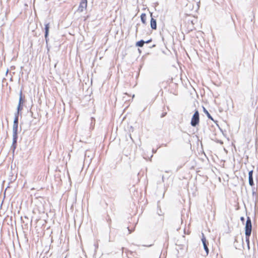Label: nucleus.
I'll return each mask as SVG.
<instances>
[{"label": "nucleus", "mask_w": 258, "mask_h": 258, "mask_svg": "<svg viewBox=\"0 0 258 258\" xmlns=\"http://www.w3.org/2000/svg\"><path fill=\"white\" fill-rule=\"evenodd\" d=\"M252 224L250 218L248 217L246 221L245 226V240L248 247H249V237L251 233Z\"/></svg>", "instance_id": "nucleus-1"}, {"label": "nucleus", "mask_w": 258, "mask_h": 258, "mask_svg": "<svg viewBox=\"0 0 258 258\" xmlns=\"http://www.w3.org/2000/svg\"><path fill=\"white\" fill-rule=\"evenodd\" d=\"M18 116H17L14 121L13 126V145H15L17 143V138H18Z\"/></svg>", "instance_id": "nucleus-2"}, {"label": "nucleus", "mask_w": 258, "mask_h": 258, "mask_svg": "<svg viewBox=\"0 0 258 258\" xmlns=\"http://www.w3.org/2000/svg\"><path fill=\"white\" fill-rule=\"evenodd\" d=\"M200 121L199 118V113L198 110H196L195 112L194 115L191 118V124L193 126H196L199 123Z\"/></svg>", "instance_id": "nucleus-3"}, {"label": "nucleus", "mask_w": 258, "mask_h": 258, "mask_svg": "<svg viewBox=\"0 0 258 258\" xmlns=\"http://www.w3.org/2000/svg\"><path fill=\"white\" fill-rule=\"evenodd\" d=\"M87 0H81L79 6L78 8L77 11L78 12H82L87 9Z\"/></svg>", "instance_id": "nucleus-4"}, {"label": "nucleus", "mask_w": 258, "mask_h": 258, "mask_svg": "<svg viewBox=\"0 0 258 258\" xmlns=\"http://www.w3.org/2000/svg\"><path fill=\"white\" fill-rule=\"evenodd\" d=\"M186 24L187 26V28L188 29V31H192L195 28H194V20H191L189 19L187 21H185Z\"/></svg>", "instance_id": "nucleus-5"}, {"label": "nucleus", "mask_w": 258, "mask_h": 258, "mask_svg": "<svg viewBox=\"0 0 258 258\" xmlns=\"http://www.w3.org/2000/svg\"><path fill=\"white\" fill-rule=\"evenodd\" d=\"M202 241L204 245V249L205 250L207 254L209 253V248L208 247V242L207 241L206 237L204 233H202Z\"/></svg>", "instance_id": "nucleus-6"}, {"label": "nucleus", "mask_w": 258, "mask_h": 258, "mask_svg": "<svg viewBox=\"0 0 258 258\" xmlns=\"http://www.w3.org/2000/svg\"><path fill=\"white\" fill-rule=\"evenodd\" d=\"M151 20H150V26L153 30H156L157 29V22L156 20L152 17V13H151Z\"/></svg>", "instance_id": "nucleus-7"}, {"label": "nucleus", "mask_w": 258, "mask_h": 258, "mask_svg": "<svg viewBox=\"0 0 258 258\" xmlns=\"http://www.w3.org/2000/svg\"><path fill=\"white\" fill-rule=\"evenodd\" d=\"M136 225V223L135 222H134L133 223H131V224L127 227V228L128 231V234H131L132 232L134 231V230H135Z\"/></svg>", "instance_id": "nucleus-8"}, {"label": "nucleus", "mask_w": 258, "mask_h": 258, "mask_svg": "<svg viewBox=\"0 0 258 258\" xmlns=\"http://www.w3.org/2000/svg\"><path fill=\"white\" fill-rule=\"evenodd\" d=\"M252 174H253V171L251 170L248 173V179H249V183L251 186L253 185V181L252 178Z\"/></svg>", "instance_id": "nucleus-9"}, {"label": "nucleus", "mask_w": 258, "mask_h": 258, "mask_svg": "<svg viewBox=\"0 0 258 258\" xmlns=\"http://www.w3.org/2000/svg\"><path fill=\"white\" fill-rule=\"evenodd\" d=\"M141 20L143 24H144V25L147 24V16L145 13H142L141 14Z\"/></svg>", "instance_id": "nucleus-10"}, {"label": "nucleus", "mask_w": 258, "mask_h": 258, "mask_svg": "<svg viewBox=\"0 0 258 258\" xmlns=\"http://www.w3.org/2000/svg\"><path fill=\"white\" fill-rule=\"evenodd\" d=\"M49 24H46L45 25V37L46 39L49 32Z\"/></svg>", "instance_id": "nucleus-11"}, {"label": "nucleus", "mask_w": 258, "mask_h": 258, "mask_svg": "<svg viewBox=\"0 0 258 258\" xmlns=\"http://www.w3.org/2000/svg\"><path fill=\"white\" fill-rule=\"evenodd\" d=\"M145 43V42L142 40H140L136 43V46L142 47L144 46V44Z\"/></svg>", "instance_id": "nucleus-12"}, {"label": "nucleus", "mask_w": 258, "mask_h": 258, "mask_svg": "<svg viewBox=\"0 0 258 258\" xmlns=\"http://www.w3.org/2000/svg\"><path fill=\"white\" fill-rule=\"evenodd\" d=\"M23 99L22 98V92H21L20 93V99H19V104L20 105H21L23 103Z\"/></svg>", "instance_id": "nucleus-13"}, {"label": "nucleus", "mask_w": 258, "mask_h": 258, "mask_svg": "<svg viewBox=\"0 0 258 258\" xmlns=\"http://www.w3.org/2000/svg\"><path fill=\"white\" fill-rule=\"evenodd\" d=\"M133 253H134L135 255H137V253H136V252H133V251H127V255L128 257L131 258V257H130V256H131V255H132Z\"/></svg>", "instance_id": "nucleus-14"}, {"label": "nucleus", "mask_w": 258, "mask_h": 258, "mask_svg": "<svg viewBox=\"0 0 258 258\" xmlns=\"http://www.w3.org/2000/svg\"><path fill=\"white\" fill-rule=\"evenodd\" d=\"M205 112H206V113L207 114L208 117L210 118L211 119L213 120V118H212L211 116L210 115V114H209V113L208 112V111L206 110L205 109Z\"/></svg>", "instance_id": "nucleus-15"}, {"label": "nucleus", "mask_w": 258, "mask_h": 258, "mask_svg": "<svg viewBox=\"0 0 258 258\" xmlns=\"http://www.w3.org/2000/svg\"><path fill=\"white\" fill-rule=\"evenodd\" d=\"M167 114V112H163L161 114V117H164V116H165Z\"/></svg>", "instance_id": "nucleus-16"}, {"label": "nucleus", "mask_w": 258, "mask_h": 258, "mask_svg": "<svg viewBox=\"0 0 258 258\" xmlns=\"http://www.w3.org/2000/svg\"><path fill=\"white\" fill-rule=\"evenodd\" d=\"M21 105H20V104L18 105V108H17L18 112L20 110H22V107H21Z\"/></svg>", "instance_id": "nucleus-17"}, {"label": "nucleus", "mask_w": 258, "mask_h": 258, "mask_svg": "<svg viewBox=\"0 0 258 258\" xmlns=\"http://www.w3.org/2000/svg\"><path fill=\"white\" fill-rule=\"evenodd\" d=\"M240 220H241V221L242 222H243L244 221V218L243 217H241L240 218Z\"/></svg>", "instance_id": "nucleus-18"}, {"label": "nucleus", "mask_w": 258, "mask_h": 258, "mask_svg": "<svg viewBox=\"0 0 258 258\" xmlns=\"http://www.w3.org/2000/svg\"><path fill=\"white\" fill-rule=\"evenodd\" d=\"M151 41H152V39H150V40H148V41H146V42H145V43H150V42H151Z\"/></svg>", "instance_id": "nucleus-19"}]
</instances>
